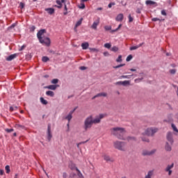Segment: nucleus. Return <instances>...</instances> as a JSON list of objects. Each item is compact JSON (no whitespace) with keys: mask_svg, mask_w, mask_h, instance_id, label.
Segmentation results:
<instances>
[{"mask_svg":"<svg viewBox=\"0 0 178 178\" xmlns=\"http://www.w3.org/2000/svg\"><path fill=\"white\" fill-rule=\"evenodd\" d=\"M105 118V115L99 114L95 119L92 115H90L87 117L84 121L83 129L87 131L89 129L92 127V124H98V123H101V120Z\"/></svg>","mask_w":178,"mask_h":178,"instance_id":"f257e3e1","label":"nucleus"},{"mask_svg":"<svg viewBox=\"0 0 178 178\" xmlns=\"http://www.w3.org/2000/svg\"><path fill=\"white\" fill-rule=\"evenodd\" d=\"M111 134L117 137L118 140H126L124 138V134L126 131L122 127H114L111 129Z\"/></svg>","mask_w":178,"mask_h":178,"instance_id":"f03ea898","label":"nucleus"},{"mask_svg":"<svg viewBox=\"0 0 178 178\" xmlns=\"http://www.w3.org/2000/svg\"><path fill=\"white\" fill-rule=\"evenodd\" d=\"M113 145L114 148L118 149L119 151H126V149L124 148L126 143L124 142L117 140L113 143Z\"/></svg>","mask_w":178,"mask_h":178,"instance_id":"7ed1b4c3","label":"nucleus"},{"mask_svg":"<svg viewBox=\"0 0 178 178\" xmlns=\"http://www.w3.org/2000/svg\"><path fill=\"white\" fill-rule=\"evenodd\" d=\"M156 131H158V129L156 128H147L145 131V135L148 136H154V134L156 133Z\"/></svg>","mask_w":178,"mask_h":178,"instance_id":"20e7f679","label":"nucleus"},{"mask_svg":"<svg viewBox=\"0 0 178 178\" xmlns=\"http://www.w3.org/2000/svg\"><path fill=\"white\" fill-rule=\"evenodd\" d=\"M39 42H40V44L46 45V47H49V45H51V39H49V38L48 37L42 38L39 40Z\"/></svg>","mask_w":178,"mask_h":178,"instance_id":"39448f33","label":"nucleus"},{"mask_svg":"<svg viewBox=\"0 0 178 178\" xmlns=\"http://www.w3.org/2000/svg\"><path fill=\"white\" fill-rule=\"evenodd\" d=\"M166 139L168 140V143L171 144V145H173L175 140H173V134L172 132L167 133Z\"/></svg>","mask_w":178,"mask_h":178,"instance_id":"423d86ee","label":"nucleus"},{"mask_svg":"<svg viewBox=\"0 0 178 178\" xmlns=\"http://www.w3.org/2000/svg\"><path fill=\"white\" fill-rule=\"evenodd\" d=\"M156 152L155 149L151 150V151H148V150H143L142 152V155L143 156H149L151 155H154V153Z\"/></svg>","mask_w":178,"mask_h":178,"instance_id":"0eeeda50","label":"nucleus"},{"mask_svg":"<svg viewBox=\"0 0 178 178\" xmlns=\"http://www.w3.org/2000/svg\"><path fill=\"white\" fill-rule=\"evenodd\" d=\"M52 138V134L51 133V124H48L47 125V140L48 141H51Z\"/></svg>","mask_w":178,"mask_h":178,"instance_id":"6e6552de","label":"nucleus"},{"mask_svg":"<svg viewBox=\"0 0 178 178\" xmlns=\"http://www.w3.org/2000/svg\"><path fill=\"white\" fill-rule=\"evenodd\" d=\"M46 32L47 31L45 29H41L38 32L37 37L39 40L42 38V35L44 34V33H46Z\"/></svg>","mask_w":178,"mask_h":178,"instance_id":"1a4fd4ad","label":"nucleus"},{"mask_svg":"<svg viewBox=\"0 0 178 178\" xmlns=\"http://www.w3.org/2000/svg\"><path fill=\"white\" fill-rule=\"evenodd\" d=\"M172 144L169 143V142L165 143V149L167 152H170L172 151Z\"/></svg>","mask_w":178,"mask_h":178,"instance_id":"9d476101","label":"nucleus"},{"mask_svg":"<svg viewBox=\"0 0 178 178\" xmlns=\"http://www.w3.org/2000/svg\"><path fill=\"white\" fill-rule=\"evenodd\" d=\"M17 56V54H11L6 58V60H7L8 62H10L11 60H13V59L16 58Z\"/></svg>","mask_w":178,"mask_h":178,"instance_id":"9b49d317","label":"nucleus"},{"mask_svg":"<svg viewBox=\"0 0 178 178\" xmlns=\"http://www.w3.org/2000/svg\"><path fill=\"white\" fill-rule=\"evenodd\" d=\"M56 2L57 5H58L57 8H58V9H61L62 6H63L62 3H65L66 0H61V1L60 0H56Z\"/></svg>","mask_w":178,"mask_h":178,"instance_id":"f8f14e48","label":"nucleus"},{"mask_svg":"<svg viewBox=\"0 0 178 178\" xmlns=\"http://www.w3.org/2000/svg\"><path fill=\"white\" fill-rule=\"evenodd\" d=\"M143 45H144V42H142L136 46H132L130 47V51H134L136 49H138V48L143 47Z\"/></svg>","mask_w":178,"mask_h":178,"instance_id":"ddd939ff","label":"nucleus"},{"mask_svg":"<svg viewBox=\"0 0 178 178\" xmlns=\"http://www.w3.org/2000/svg\"><path fill=\"white\" fill-rule=\"evenodd\" d=\"M106 95H108V94L106 92H100L98 93L97 95H95L92 99H95V98H98V97H106Z\"/></svg>","mask_w":178,"mask_h":178,"instance_id":"4468645a","label":"nucleus"},{"mask_svg":"<svg viewBox=\"0 0 178 178\" xmlns=\"http://www.w3.org/2000/svg\"><path fill=\"white\" fill-rule=\"evenodd\" d=\"M103 158L106 162H113V160L108 155L104 154Z\"/></svg>","mask_w":178,"mask_h":178,"instance_id":"2eb2a0df","label":"nucleus"},{"mask_svg":"<svg viewBox=\"0 0 178 178\" xmlns=\"http://www.w3.org/2000/svg\"><path fill=\"white\" fill-rule=\"evenodd\" d=\"M98 24H99V19H97L96 21H95L93 22L91 28L93 29V30H97V27Z\"/></svg>","mask_w":178,"mask_h":178,"instance_id":"dca6fc26","label":"nucleus"},{"mask_svg":"<svg viewBox=\"0 0 178 178\" xmlns=\"http://www.w3.org/2000/svg\"><path fill=\"white\" fill-rule=\"evenodd\" d=\"M72 112H70L69 114L64 118V119H65V120H67L69 122H70V121L73 118V115H72Z\"/></svg>","mask_w":178,"mask_h":178,"instance_id":"f3484780","label":"nucleus"},{"mask_svg":"<svg viewBox=\"0 0 178 178\" xmlns=\"http://www.w3.org/2000/svg\"><path fill=\"white\" fill-rule=\"evenodd\" d=\"M44 10L49 13V15H54L55 13V9L52 8H45Z\"/></svg>","mask_w":178,"mask_h":178,"instance_id":"a211bd4d","label":"nucleus"},{"mask_svg":"<svg viewBox=\"0 0 178 178\" xmlns=\"http://www.w3.org/2000/svg\"><path fill=\"white\" fill-rule=\"evenodd\" d=\"M123 17H124L123 14L120 13L118 15H117L115 20H116V22H122Z\"/></svg>","mask_w":178,"mask_h":178,"instance_id":"6ab92c4d","label":"nucleus"},{"mask_svg":"<svg viewBox=\"0 0 178 178\" xmlns=\"http://www.w3.org/2000/svg\"><path fill=\"white\" fill-rule=\"evenodd\" d=\"M145 3L146 5H149L150 6H152V5H155V6H158V4H156V2L151 0H147Z\"/></svg>","mask_w":178,"mask_h":178,"instance_id":"aec40b11","label":"nucleus"},{"mask_svg":"<svg viewBox=\"0 0 178 178\" xmlns=\"http://www.w3.org/2000/svg\"><path fill=\"white\" fill-rule=\"evenodd\" d=\"M152 176H154V170H149L147 172V175H145V178H152Z\"/></svg>","mask_w":178,"mask_h":178,"instance_id":"412c9836","label":"nucleus"},{"mask_svg":"<svg viewBox=\"0 0 178 178\" xmlns=\"http://www.w3.org/2000/svg\"><path fill=\"white\" fill-rule=\"evenodd\" d=\"M56 87H59L58 85H49L46 87V88H48V90H56Z\"/></svg>","mask_w":178,"mask_h":178,"instance_id":"4be33fe9","label":"nucleus"},{"mask_svg":"<svg viewBox=\"0 0 178 178\" xmlns=\"http://www.w3.org/2000/svg\"><path fill=\"white\" fill-rule=\"evenodd\" d=\"M70 168L71 170H76V172H79V168L77 167H76V164H74V163H71L70 165Z\"/></svg>","mask_w":178,"mask_h":178,"instance_id":"5701e85b","label":"nucleus"},{"mask_svg":"<svg viewBox=\"0 0 178 178\" xmlns=\"http://www.w3.org/2000/svg\"><path fill=\"white\" fill-rule=\"evenodd\" d=\"M88 47H90L88 42H83L81 44L82 49H88Z\"/></svg>","mask_w":178,"mask_h":178,"instance_id":"b1692460","label":"nucleus"},{"mask_svg":"<svg viewBox=\"0 0 178 178\" xmlns=\"http://www.w3.org/2000/svg\"><path fill=\"white\" fill-rule=\"evenodd\" d=\"M175 166V163H172L171 165H168L165 168V172H168V170H172L173 169V167Z\"/></svg>","mask_w":178,"mask_h":178,"instance_id":"393cba45","label":"nucleus"},{"mask_svg":"<svg viewBox=\"0 0 178 178\" xmlns=\"http://www.w3.org/2000/svg\"><path fill=\"white\" fill-rule=\"evenodd\" d=\"M46 95H47V97H54L55 93L51 90H48L46 92Z\"/></svg>","mask_w":178,"mask_h":178,"instance_id":"a878e982","label":"nucleus"},{"mask_svg":"<svg viewBox=\"0 0 178 178\" xmlns=\"http://www.w3.org/2000/svg\"><path fill=\"white\" fill-rule=\"evenodd\" d=\"M83 22V18H81L75 24V29H77L79 26H81V23Z\"/></svg>","mask_w":178,"mask_h":178,"instance_id":"bb28decb","label":"nucleus"},{"mask_svg":"<svg viewBox=\"0 0 178 178\" xmlns=\"http://www.w3.org/2000/svg\"><path fill=\"white\" fill-rule=\"evenodd\" d=\"M40 102H41V104H42L43 105H47V104H48V101L45 100V99H44V97H40Z\"/></svg>","mask_w":178,"mask_h":178,"instance_id":"cd10ccee","label":"nucleus"},{"mask_svg":"<svg viewBox=\"0 0 178 178\" xmlns=\"http://www.w3.org/2000/svg\"><path fill=\"white\" fill-rule=\"evenodd\" d=\"M127 141H136V137L134 136H128L127 138Z\"/></svg>","mask_w":178,"mask_h":178,"instance_id":"c85d7f7f","label":"nucleus"},{"mask_svg":"<svg viewBox=\"0 0 178 178\" xmlns=\"http://www.w3.org/2000/svg\"><path fill=\"white\" fill-rule=\"evenodd\" d=\"M133 75H122L120 79H131Z\"/></svg>","mask_w":178,"mask_h":178,"instance_id":"c756f323","label":"nucleus"},{"mask_svg":"<svg viewBox=\"0 0 178 178\" xmlns=\"http://www.w3.org/2000/svg\"><path fill=\"white\" fill-rule=\"evenodd\" d=\"M171 127L174 131H176V133H178L177 127H176V125H175V124H171Z\"/></svg>","mask_w":178,"mask_h":178,"instance_id":"7c9ffc66","label":"nucleus"},{"mask_svg":"<svg viewBox=\"0 0 178 178\" xmlns=\"http://www.w3.org/2000/svg\"><path fill=\"white\" fill-rule=\"evenodd\" d=\"M111 51L113 52H118L119 51V48L116 46H114L111 48Z\"/></svg>","mask_w":178,"mask_h":178,"instance_id":"2f4dec72","label":"nucleus"},{"mask_svg":"<svg viewBox=\"0 0 178 178\" xmlns=\"http://www.w3.org/2000/svg\"><path fill=\"white\" fill-rule=\"evenodd\" d=\"M42 62L47 63L48 60H49V58H48V56H43L42 58Z\"/></svg>","mask_w":178,"mask_h":178,"instance_id":"473e14b6","label":"nucleus"},{"mask_svg":"<svg viewBox=\"0 0 178 178\" xmlns=\"http://www.w3.org/2000/svg\"><path fill=\"white\" fill-rule=\"evenodd\" d=\"M59 83V79H54L51 80V84H58Z\"/></svg>","mask_w":178,"mask_h":178,"instance_id":"72a5a7b5","label":"nucleus"},{"mask_svg":"<svg viewBox=\"0 0 178 178\" xmlns=\"http://www.w3.org/2000/svg\"><path fill=\"white\" fill-rule=\"evenodd\" d=\"M129 84H130L129 81H122V86H128Z\"/></svg>","mask_w":178,"mask_h":178,"instance_id":"f704fd0d","label":"nucleus"},{"mask_svg":"<svg viewBox=\"0 0 178 178\" xmlns=\"http://www.w3.org/2000/svg\"><path fill=\"white\" fill-rule=\"evenodd\" d=\"M133 59V56L131 54V55H129L127 58H126V60L127 62H130V60Z\"/></svg>","mask_w":178,"mask_h":178,"instance_id":"c9c22d12","label":"nucleus"},{"mask_svg":"<svg viewBox=\"0 0 178 178\" xmlns=\"http://www.w3.org/2000/svg\"><path fill=\"white\" fill-rule=\"evenodd\" d=\"M5 169L6 170V173H10V167L9 165H6Z\"/></svg>","mask_w":178,"mask_h":178,"instance_id":"e433bc0d","label":"nucleus"},{"mask_svg":"<svg viewBox=\"0 0 178 178\" xmlns=\"http://www.w3.org/2000/svg\"><path fill=\"white\" fill-rule=\"evenodd\" d=\"M76 177H77V175H76V173L72 172L70 175V178H76Z\"/></svg>","mask_w":178,"mask_h":178,"instance_id":"4c0bfd02","label":"nucleus"},{"mask_svg":"<svg viewBox=\"0 0 178 178\" xmlns=\"http://www.w3.org/2000/svg\"><path fill=\"white\" fill-rule=\"evenodd\" d=\"M111 47V43L104 44V48H107V49H110Z\"/></svg>","mask_w":178,"mask_h":178,"instance_id":"58836bf2","label":"nucleus"},{"mask_svg":"<svg viewBox=\"0 0 178 178\" xmlns=\"http://www.w3.org/2000/svg\"><path fill=\"white\" fill-rule=\"evenodd\" d=\"M104 29L106 30V31H109V30H112V26H104Z\"/></svg>","mask_w":178,"mask_h":178,"instance_id":"ea45409f","label":"nucleus"},{"mask_svg":"<svg viewBox=\"0 0 178 178\" xmlns=\"http://www.w3.org/2000/svg\"><path fill=\"white\" fill-rule=\"evenodd\" d=\"M128 19H129V23L133 22V20H134V19L132 17L131 15H129L128 16Z\"/></svg>","mask_w":178,"mask_h":178,"instance_id":"a19ab883","label":"nucleus"},{"mask_svg":"<svg viewBox=\"0 0 178 178\" xmlns=\"http://www.w3.org/2000/svg\"><path fill=\"white\" fill-rule=\"evenodd\" d=\"M122 60V55L118 56V58L116 59V62L120 63Z\"/></svg>","mask_w":178,"mask_h":178,"instance_id":"79ce46f5","label":"nucleus"},{"mask_svg":"<svg viewBox=\"0 0 178 178\" xmlns=\"http://www.w3.org/2000/svg\"><path fill=\"white\" fill-rule=\"evenodd\" d=\"M16 109H17V106H15V107L10 106V112H13V111H16Z\"/></svg>","mask_w":178,"mask_h":178,"instance_id":"37998d69","label":"nucleus"},{"mask_svg":"<svg viewBox=\"0 0 178 178\" xmlns=\"http://www.w3.org/2000/svg\"><path fill=\"white\" fill-rule=\"evenodd\" d=\"M126 64H120V65H118L115 67H113L114 69H119V67H122V66H124Z\"/></svg>","mask_w":178,"mask_h":178,"instance_id":"c03bdc74","label":"nucleus"},{"mask_svg":"<svg viewBox=\"0 0 178 178\" xmlns=\"http://www.w3.org/2000/svg\"><path fill=\"white\" fill-rule=\"evenodd\" d=\"M142 140L145 141V143H149V140L145 137H143Z\"/></svg>","mask_w":178,"mask_h":178,"instance_id":"a18cd8bd","label":"nucleus"},{"mask_svg":"<svg viewBox=\"0 0 178 178\" xmlns=\"http://www.w3.org/2000/svg\"><path fill=\"white\" fill-rule=\"evenodd\" d=\"M115 5H116V3H115V2H111L108 4V8H112V6H115Z\"/></svg>","mask_w":178,"mask_h":178,"instance_id":"49530a36","label":"nucleus"},{"mask_svg":"<svg viewBox=\"0 0 178 178\" xmlns=\"http://www.w3.org/2000/svg\"><path fill=\"white\" fill-rule=\"evenodd\" d=\"M158 21L161 22V20L158 17H154L152 19V22H158Z\"/></svg>","mask_w":178,"mask_h":178,"instance_id":"de8ad7c7","label":"nucleus"},{"mask_svg":"<svg viewBox=\"0 0 178 178\" xmlns=\"http://www.w3.org/2000/svg\"><path fill=\"white\" fill-rule=\"evenodd\" d=\"M170 73L171 74H176V70H175V69L170 70Z\"/></svg>","mask_w":178,"mask_h":178,"instance_id":"09e8293b","label":"nucleus"},{"mask_svg":"<svg viewBox=\"0 0 178 178\" xmlns=\"http://www.w3.org/2000/svg\"><path fill=\"white\" fill-rule=\"evenodd\" d=\"M161 15H163V16H166L168 14L166 13V10H161Z\"/></svg>","mask_w":178,"mask_h":178,"instance_id":"8fccbe9b","label":"nucleus"},{"mask_svg":"<svg viewBox=\"0 0 178 178\" xmlns=\"http://www.w3.org/2000/svg\"><path fill=\"white\" fill-rule=\"evenodd\" d=\"M6 131H7V133H12V131H14L13 129H6Z\"/></svg>","mask_w":178,"mask_h":178,"instance_id":"3c124183","label":"nucleus"},{"mask_svg":"<svg viewBox=\"0 0 178 178\" xmlns=\"http://www.w3.org/2000/svg\"><path fill=\"white\" fill-rule=\"evenodd\" d=\"M115 84V86H122V81H118Z\"/></svg>","mask_w":178,"mask_h":178,"instance_id":"603ef678","label":"nucleus"},{"mask_svg":"<svg viewBox=\"0 0 178 178\" xmlns=\"http://www.w3.org/2000/svg\"><path fill=\"white\" fill-rule=\"evenodd\" d=\"M35 31V26H32L31 28H30V31Z\"/></svg>","mask_w":178,"mask_h":178,"instance_id":"864d4df0","label":"nucleus"},{"mask_svg":"<svg viewBox=\"0 0 178 178\" xmlns=\"http://www.w3.org/2000/svg\"><path fill=\"white\" fill-rule=\"evenodd\" d=\"M77 172H78L79 177H83V174H81V172H80V170H79V171H77Z\"/></svg>","mask_w":178,"mask_h":178,"instance_id":"5fc2aeb1","label":"nucleus"},{"mask_svg":"<svg viewBox=\"0 0 178 178\" xmlns=\"http://www.w3.org/2000/svg\"><path fill=\"white\" fill-rule=\"evenodd\" d=\"M19 6H20L21 9H23V8H24V3L21 2V3H19Z\"/></svg>","mask_w":178,"mask_h":178,"instance_id":"6e6d98bb","label":"nucleus"},{"mask_svg":"<svg viewBox=\"0 0 178 178\" xmlns=\"http://www.w3.org/2000/svg\"><path fill=\"white\" fill-rule=\"evenodd\" d=\"M86 8V5L84 3H81V9H84Z\"/></svg>","mask_w":178,"mask_h":178,"instance_id":"4d7b16f0","label":"nucleus"},{"mask_svg":"<svg viewBox=\"0 0 178 178\" xmlns=\"http://www.w3.org/2000/svg\"><path fill=\"white\" fill-rule=\"evenodd\" d=\"M64 10H65L66 12L67 11V6H66V2L64 3Z\"/></svg>","mask_w":178,"mask_h":178,"instance_id":"13d9d810","label":"nucleus"},{"mask_svg":"<svg viewBox=\"0 0 178 178\" xmlns=\"http://www.w3.org/2000/svg\"><path fill=\"white\" fill-rule=\"evenodd\" d=\"M63 178H67V174L66 172H63Z\"/></svg>","mask_w":178,"mask_h":178,"instance_id":"bf43d9fd","label":"nucleus"},{"mask_svg":"<svg viewBox=\"0 0 178 178\" xmlns=\"http://www.w3.org/2000/svg\"><path fill=\"white\" fill-rule=\"evenodd\" d=\"M86 69H87L86 67H84V66L80 67V70H86Z\"/></svg>","mask_w":178,"mask_h":178,"instance_id":"052dcab7","label":"nucleus"},{"mask_svg":"<svg viewBox=\"0 0 178 178\" xmlns=\"http://www.w3.org/2000/svg\"><path fill=\"white\" fill-rule=\"evenodd\" d=\"M104 56H109V53L108 51L104 52Z\"/></svg>","mask_w":178,"mask_h":178,"instance_id":"680f3d73","label":"nucleus"},{"mask_svg":"<svg viewBox=\"0 0 178 178\" xmlns=\"http://www.w3.org/2000/svg\"><path fill=\"white\" fill-rule=\"evenodd\" d=\"M144 79V78L143 77H142V78H139V79H135V81H138V80L140 81H141V80H143Z\"/></svg>","mask_w":178,"mask_h":178,"instance_id":"e2e57ef3","label":"nucleus"},{"mask_svg":"<svg viewBox=\"0 0 178 178\" xmlns=\"http://www.w3.org/2000/svg\"><path fill=\"white\" fill-rule=\"evenodd\" d=\"M136 13H138V14L141 13V10L140 8H137Z\"/></svg>","mask_w":178,"mask_h":178,"instance_id":"0e129e2a","label":"nucleus"},{"mask_svg":"<svg viewBox=\"0 0 178 178\" xmlns=\"http://www.w3.org/2000/svg\"><path fill=\"white\" fill-rule=\"evenodd\" d=\"M3 173H5L3 170H0V175H1V176H3Z\"/></svg>","mask_w":178,"mask_h":178,"instance_id":"69168bd1","label":"nucleus"},{"mask_svg":"<svg viewBox=\"0 0 178 178\" xmlns=\"http://www.w3.org/2000/svg\"><path fill=\"white\" fill-rule=\"evenodd\" d=\"M86 143H88V140H86V141H83V142H80L79 144H86Z\"/></svg>","mask_w":178,"mask_h":178,"instance_id":"338daca9","label":"nucleus"},{"mask_svg":"<svg viewBox=\"0 0 178 178\" xmlns=\"http://www.w3.org/2000/svg\"><path fill=\"white\" fill-rule=\"evenodd\" d=\"M167 172H168V176H170L172 175V170H169Z\"/></svg>","mask_w":178,"mask_h":178,"instance_id":"774afa93","label":"nucleus"}]
</instances>
